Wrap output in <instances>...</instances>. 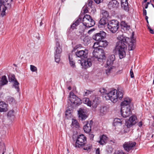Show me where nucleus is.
Returning a JSON list of instances; mask_svg holds the SVG:
<instances>
[{
	"label": "nucleus",
	"mask_w": 154,
	"mask_h": 154,
	"mask_svg": "<svg viewBox=\"0 0 154 154\" xmlns=\"http://www.w3.org/2000/svg\"><path fill=\"white\" fill-rule=\"evenodd\" d=\"M86 143V137L83 134H81L78 137L75 146L78 148L82 147L85 145Z\"/></svg>",
	"instance_id": "nucleus-6"
},
{
	"label": "nucleus",
	"mask_w": 154,
	"mask_h": 154,
	"mask_svg": "<svg viewBox=\"0 0 154 154\" xmlns=\"http://www.w3.org/2000/svg\"><path fill=\"white\" fill-rule=\"evenodd\" d=\"M68 103L72 107L78 106L82 103L81 100L76 96L72 92H70L69 94Z\"/></svg>",
	"instance_id": "nucleus-3"
},
{
	"label": "nucleus",
	"mask_w": 154,
	"mask_h": 154,
	"mask_svg": "<svg viewBox=\"0 0 154 154\" xmlns=\"http://www.w3.org/2000/svg\"><path fill=\"white\" fill-rule=\"evenodd\" d=\"M14 111L13 110H10L9 111L7 115L8 117H11L13 116H14Z\"/></svg>",
	"instance_id": "nucleus-41"
},
{
	"label": "nucleus",
	"mask_w": 154,
	"mask_h": 154,
	"mask_svg": "<svg viewBox=\"0 0 154 154\" xmlns=\"http://www.w3.org/2000/svg\"><path fill=\"white\" fill-rule=\"evenodd\" d=\"M121 113L123 117H127L129 116L132 113L131 107H121Z\"/></svg>",
	"instance_id": "nucleus-9"
},
{
	"label": "nucleus",
	"mask_w": 154,
	"mask_h": 154,
	"mask_svg": "<svg viewBox=\"0 0 154 154\" xmlns=\"http://www.w3.org/2000/svg\"><path fill=\"white\" fill-rule=\"evenodd\" d=\"M60 54L56 53H54L55 61L57 63H59L60 61Z\"/></svg>",
	"instance_id": "nucleus-35"
},
{
	"label": "nucleus",
	"mask_w": 154,
	"mask_h": 154,
	"mask_svg": "<svg viewBox=\"0 0 154 154\" xmlns=\"http://www.w3.org/2000/svg\"><path fill=\"white\" fill-rule=\"evenodd\" d=\"M95 30V29L94 28H93V29H90V30H89L88 32V33L89 34H90L91 33L93 32L94 30Z\"/></svg>",
	"instance_id": "nucleus-53"
},
{
	"label": "nucleus",
	"mask_w": 154,
	"mask_h": 154,
	"mask_svg": "<svg viewBox=\"0 0 154 154\" xmlns=\"http://www.w3.org/2000/svg\"><path fill=\"white\" fill-rule=\"evenodd\" d=\"M72 125L73 127H75V128H78L79 127V123L75 119H72Z\"/></svg>",
	"instance_id": "nucleus-31"
},
{
	"label": "nucleus",
	"mask_w": 154,
	"mask_h": 154,
	"mask_svg": "<svg viewBox=\"0 0 154 154\" xmlns=\"http://www.w3.org/2000/svg\"><path fill=\"white\" fill-rule=\"evenodd\" d=\"M88 6H89L90 7H91L93 2V0H88Z\"/></svg>",
	"instance_id": "nucleus-50"
},
{
	"label": "nucleus",
	"mask_w": 154,
	"mask_h": 154,
	"mask_svg": "<svg viewBox=\"0 0 154 154\" xmlns=\"http://www.w3.org/2000/svg\"><path fill=\"white\" fill-rule=\"evenodd\" d=\"M130 76L132 78H134V73L132 70V69H131L130 71Z\"/></svg>",
	"instance_id": "nucleus-52"
},
{
	"label": "nucleus",
	"mask_w": 154,
	"mask_h": 154,
	"mask_svg": "<svg viewBox=\"0 0 154 154\" xmlns=\"http://www.w3.org/2000/svg\"><path fill=\"white\" fill-rule=\"evenodd\" d=\"M85 28L83 26H80L79 27V33L80 35H82L83 33V32L85 30Z\"/></svg>",
	"instance_id": "nucleus-37"
},
{
	"label": "nucleus",
	"mask_w": 154,
	"mask_h": 154,
	"mask_svg": "<svg viewBox=\"0 0 154 154\" xmlns=\"http://www.w3.org/2000/svg\"><path fill=\"white\" fill-rule=\"evenodd\" d=\"M146 11L143 8V15L144 16H146Z\"/></svg>",
	"instance_id": "nucleus-58"
},
{
	"label": "nucleus",
	"mask_w": 154,
	"mask_h": 154,
	"mask_svg": "<svg viewBox=\"0 0 154 154\" xmlns=\"http://www.w3.org/2000/svg\"><path fill=\"white\" fill-rule=\"evenodd\" d=\"M83 24L87 27H90L93 26L95 24L94 21L89 15L84 16L82 19Z\"/></svg>",
	"instance_id": "nucleus-5"
},
{
	"label": "nucleus",
	"mask_w": 154,
	"mask_h": 154,
	"mask_svg": "<svg viewBox=\"0 0 154 154\" xmlns=\"http://www.w3.org/2000/svg\"><path fill=\"white\" fill-rule=\"evenodd\" d=\"M131 101V100L129 98H125L124 99V100L122 102L121 104V107H130V104Z\"/></svg>",
	"instance_id": "nucleus-19"
},
{
	"label": "nucleus",
	"mask_w": 154,
	"mask_h": 154,
	"mask_svg": "<svg viewBox=\"0 0 154 154\" xmlns=\"http://www.w3.org/2000/svg\"><path fill=\"white\" fill-rule=\"evenodd\" d=\"M55 51L54 53L61 54L62 52V47L60 46L59 43L57 42L56 44V46L54 48Z\"/></svg>",
	"instance_id": "nucleus-20"
},
{
	"label": "nucleus",
	"mask_w": 154,
	"mask_h": 154,
	"mask_svg": "<svg viewBox=\"0 0 154 154\" xmlns=\"http://www.w3.org/2000/svg\"><path fill=\"white\" fill-rule=\"evenodd\" d=\"M93 52V56L97 59L99 61H101L103 59H105L106 57L104 51L100 48H95Z\"/></svg>",
	"instance_id": "nucleus-4"
},
{
	"label": "nucleus",
	"mask_w": 154,
	"mask_h": 154,
	"mask_svg": "<svg viewBox=\"0 0 154 154\" xmlns=\"http://www.w3.org/2000/svg\"><path fill=\"white\" fill-rule=\"evenodd\" d=\"M101 16L102 18H107L109 17V14L108 12L105 10H102L101 12Z\"/></svg>",
	"instance_id": "nucleus-29"
},
{
	"label": "nucleus",
	"mask_w": 154,
	"mask_h": 154,
	"mask_svg": "<svg viewBox=\"0 0 154 154\" xmlns=\"http://www.w3.org/2000/svg\"><path fill=\"white\" fill-rule=\"evenodd\" d=\"M137 119V118L136 116H132L128 120H129L130 122H131V123L134 125H135L136 122V119Z\"/></svg>",
	"instance_id": "nucleus-34"
},
{
	"label": "nucleus",
	"mask_w": 154,
	"mask_h": 154,
	"mask_svg": "<svg viewBox=\"0 0 154 154\" xmlns=\"http://www.w3.org/2000/svg\"><path fill=\"white\" fill-rule=\"evenodd\" d=\"M88 38L87 37H85L83 41L84 42H88Z\"/></svg>",
	"instance_id": "nucleus-59"
},
{
	"label": "nucleus",
	"mask_w": 154,
	"mask_h": 154,
	"mask_svg": "<svg viewBox=\"0 0 154 154\" xmlns=\"http://www.w3.org/2000/svg\"><path fill=\"white\" fill-rule=\"evenodd\" d=\"M115 70V68L113 66H109L105 70L106 73L107 75H108L110 73L114 71Z\"/></svg>",
	"instance_id": "nucleus-27"
},
{
	"label": "nucleus",
	"mask_w": 154,
	"mask_h": 154,
	"mask_svg": "<svg viewBox=\"0 0 154 154\" xmlns=\"http://www.w3.org/2000/svg\"><path fill=\"white\" fill-rule=\"evenodd\" d=\"M77 26V25H76V24L73 22V23L71 25L69 30L70 31H72L74 29H76V27Z\"/></svg>",
	"instance_id": "nucleus-38"
},
{
	"label": "nucleus",
	"mask_w": 154,
	"mask_h": 154,
	"mask_svg": "<svg viewBox=\"0 0 154 154\" xmlns=\"http://www.w3.org/2000/svg\"><path fill=\"white\" fill-rule=\"evenodd\" d=\"M99 92L102 94H105V95L106 94H107V91L104 88H100L99 90Z\"/></svg>",
	"instance_id": "nucleus-42"
},
{
	"label": "nucleus",
	"mask_w": 154,
	"mask_h": 154,
	"mask_svg": "<svg viewBox=\"0 0 154 154\" xmlns=\"http://www.w3.org/2000/svg\"><path fill=\"white\" fill-rule=\"evenodd\" d=\"M117 38L118 41L116 43L114 51L118 53L120 59H122L125 56L127 45H128V50L131 51L134 49L135 44L129 38L124 37L123 35H119Z\"/></svg>",
	"instance_id": "nucleus-1"
},
{
	"label": "nucleus",
	"mask_w": 154,
	"mask_h": 154,
	"mask_svg": "<svg viewBox=\"0 0 154 154\" xmlns=\"http://www.w3.org/2000/svg\"><path fill=\"white\" fill-rule=\"evenodd\" d=\"M79 116V119L82 121L85 120L87 117V116L85 114V112L84 110L82 108H80L78 111Z\"/></svg>",
	"instance_id": "nucleus-15"
},
{
	"label": "nucleus",
	"mask_w": 154,
	"mask_h": 154,
	"mask_svg": "<svg viewBox=\"0 0 154 154\" xmlns=\"http://www.w3.org/2000/svg\"><path fill=\"white\" fill-rule=\"evenodd\" d=\"M8 100L10 102H15V100L12 97H9L8 98Z\"/></svg>",
	"instance_id": "nucleus-51"
},
{
	"label": "nucleus",
	"mask_w": 154,
	"mask_h": 154,
	"mask_svg": "<svg viewBox=\"0 0 154 154\" xmlns=\"http://www.w3.org/2000/svg\"><path fill=\"white\" fill-rule=\"evenodd\" d=\"M92 92L91 91H90L89 90H87L85 92V96H88L89 94H91Z\"/></svg>",
	"instance_id": "nucleus-48"
},
{
	"label": "nucleus",
	"mask_w": 154,
	"mask_h": 154,
	"mask_svg": "<svg viewBox=\"0 0 154 154\" xmlns=\"http://www.w3.org/2000/svg\"><path fill=\"white\" fill-rule=\"evenodd\" d=\"M123 96V92L122 90L114 89L106 94L104 98L106 100H110L115 103L117 101L118 99H121Z\"/></svg>",
	"instance_id": "nucleus-2"
},
{
	"label": "nucleus",
	"mask_w": 154,
	"mask_h": 154,
	"mask_svg": "<svg viewBox=\"0 0 154 154\" xmlns=\"http://www.w3.org/2000/svg\"><path fill=\"white\" fill-rule=\"evenodd\" d=\"M107 137L105 135H103L100 137V140L98 141L99 143L101 145H104L106 142Z\"/></svg>",
	"instance_id": "nucleus-24"
},
{
	"label": "nucleus",
	"mask_w": 154,
	"mask_h": 154,
	"mask_svg": "<svg viewBox=\"0 0 154 154\" xmlns=\"http://www.w3.org/2000/svg\"><path fill=\"white\" fill-rule=\"evenodd\" d=\"M148 5L146 4H145L144 5L145 8L147 9L148 8Z\"/></svg>",
	"instance_id": "nucleus-64"
},
{
	"label": "nucleus",
	"mask_w": 154,
	"mask_h": 154,
	"mask_svg": "<svg viewBox=\"0 0 154 154\" xmlns=\"http://www.w3.org/2000/svg\"><path fill=\"white\" fill-rule=\"evenodd\" d=\"M109 6L113 8H116L119 5V3L116 0H112L109 3Z\"/></svg>",
	"instance_id": "nucleus-26"
},
{
	"label": "nucleus",
	"mask_w": 154,
	"mask_h": 154,
	"mask_svg": "<svg viewBox=\"0 0 154 154\" xmlns=\"http://www.w3.org/2000/svg\"><path fill=\"white\" fill-rule=\"evenodd\" d=\"M148 29L149 31L152 34H154V32L153 29H152L150 27H148Z\"/></svg>",
	"instance_id": "nucleus-56"
},
{
	"label": "nucleus",
	"mask_w": 154,
	"mask_h": 154,
	"mask_svg": "<svg viewBox=\"0 0 154 154\" xmlns=\"http://www.w3.org/2000/svg\"><path fill=\"white\" fill-rule=\"evenodd\" d=\"M96 153L97 154H100V150L99 149H97L96 150Z\"/></svg>",
	"instance_id": "nucleus-61"
},
{
	"label": "nucleus",
	"mask_w": 154,
	"mask_h": 154,
	"mask_svg": "<svg viewBox=\"0 0 154 154\" xmlns=\"http://www.w3.org/2000/svg\"><path fill=\"white\" fill-rule=\"evenodd\" d=\"M95 2L97 4H99L102 2L103 0H94Z\"/></svg>",
	"instance_id": "nucleus-55"
},
{
	"label": "nucleus",
	"mask_w": 154,
	"mask_h": 154,
	"mask_svg": "<svg viewBox=\"0 0 154 154\" xmlns=\"http://www.w3.org/2000/svg\"><path fill=\"white\" fill-rule=\"evenodd\" d=\"M136 144L135 142L129 141L125 142L123 144L124 149L128 152L134 149Z\"/></svg>",
	"instance_id": "nucleus-8"
},
{
	"label": "nucleus",
	"mask_w": 154,
	"mask_h": 154,
	"mask_svg": "<svg viewBox=\"0 0 154 154\" xmlns=\"http://www.w3.org/2000/svg\"><path fill=\"white\" fill-rule=\"evenodd\" d=\"M121 25L122 27L126 28H127L128 27H129V26H128L127 24L124 21H122L121 23Z\"/></svg>",
	"instance_id": "nucleus-43"
},
{
	"label": "nucleus",
	"mask_w": 154,
	"mask_h": 154,
	"mask_svg": "<svg viewBox=\"0 0 154 154\" xmlns=\"http://www.w3.org/2000/svg\"><path fill=\"white\" fill-rule=\"evenodd\" d=\"M122 72V70H120L116 72L117 74H119L121 73Z\"/></svg>",
	"instance_id": "nucleus-60"
},
{
	"label": "nucleus",
	"mask_w": 154,
	"mask_h": 154,
	"mask_svg": "<svg viewBox=\"0 0 154 154\" xmlns=\"http://www.w3.org/2000/svg\"><path fill=\"white\" fill-rule=\"evenodd\" d=\"M81 63L82 67L85 69L91 66L92 63L91 59H85L82 60Z\"/></svg>",
	"instance_id": "nucleus-12"
},
{
	"label": "nucleus",
	"mask_w": 154,
	"mask_h": 154,
	"mask_svg": "<svg viewBox=\"0 0 154 154\" xmlns=\"http://www.w3.org/2000/svg\"><path fill=\"white\" fill-rule=\"evenodd\" d=\"M98 104V102L96 99L94 100L92 102V107L94 108H96Z\"/></svg>",
	"instance_id": "nucleus-36"
},
{
	"label": "nucleus",
	"mask_w": 154,
	"mask_h": 154,
	"mask_svg": "<svg viewBox=\"0 0 154 154\" xmlns=\"http://www.w3.org/2000/svg\"><path fill=\"white\" fill-rule=\"evenodd\" d=\"M69 59L70 66L73 68L75 67V63L73 61V59L71 58L69 55Z\"/></svg>",
	"instance_id": "nucleus-33"
},
{
	"label": "nucleus",
	"mask_w": 154,
	"mask_h": 154,
	"mask_svg": "<svg viewBox=\"0 0 154 154\" xmlns=\"http://www.w3.org/2000/svg\"><path fill=\"white\" fill-rule=\"evenodd\" d=\"M0 83L3 86L6 84L8 82V80L6 76L4 75L2 76L1 80H0Z\"/></svg>",
	"instance_id": "nucleus-30"
},
{
	"label": "nucleus",
	"mask_w": 154,
	"mask_h": 154,
	"mask_svg": "<svg viewBox=\"0 0 154 154\" xmlns=\"http://www.w3.org/2000/svg\"><path fill=\"white\" fill-rule=\"evenodd\" d=\"M125 125L127 126L128 128H129L133 125H134L131 123V122H130L129 120H128L126 122Z\"/></svg>",
	"instance_id": "nucleus-40"
},
{
	"label": "nucleus",
	"mask_w": 154,
	"mask_h": 154,
	"mask_svg": "<svg viewBox=\"0 0 154 154\" xmlns=\"http://www.w3.org/2000/svg\"><path fill=\"white\" fill-rule=\"evenodd\" d=\"M107 18H102L100 20L99 23V26L100 27H104L105 25H106L108 22Z\"/></svg>",
	"instance_id": "nucleus-21"
},
{
	"label": "nucleus",
	"mask_w": 154,
	"mask_h": 154,
	"mask_svg": "<svg viewBox=\"0 0 154 154\" xmlns=\"http://www.w3.org/2000/svg\"><path fill=\"white\" fill-rule=\"evenodd\" d=\"M108 42L106 40L103 39L99 42L94 43L93 46V48H97L98 46H96V45H98V46L105 48L108 45Z\"/></svg>",
	"instance_id": "nucleus-14"
},
{
	"label": "nucleus",
	"mask_w": 154,
	"mask_h": 154,
	"mask_svg": "<svg viewBox=\"0 0 154 154\" xmlns=\"http://www.w3.org/2000/svg\"><path fill=\"white\" fill-rule=\"evenodd\" d=\"M30 70L32 72H35L37 70V68L35 66L31 65H30Z\"/></svg>",
	"instance_id": "nucleus-45"
},
{
	"label": "nucleus",
	"mask_w": 154,
	"mask_h": 154,
	"mask_svg": "<svg viewBox=\"0 0 154 154\" xmlns=\"http://www.w3.org/2000/svg\"><path fill=\"white\" fill-rule=\"evenodd\" d=\"M82 21V18H79L74 22L76 24L77 26L79 25L81 22Z\"/></svg>",
	"instance_id": "nucleus-44"
},
{
	"label": "nucleus",
	"mask_w": 154,
	"mask_h": 154,
	"mask_svg": "<svg viewBox=\"0 0 154 154\" xmlns=\"http://www.w3.org/2000/svg\"><path fill=\"white\" fill-rule=\"evenodd\" d=\"M114 154H127L125 153L122 150L116 151Z\"/></svg>",
	"instance_id": "nucleus-46"
},
{
	"label": "nucleus",
	"mask_w": 154,
	"mask_h": 154,
	"mask_svg": "<svg viewBox=\"0 0 154 154\" xmlns=\"http://www.w3.org/2000/svg\"><path fill=\"white\" fill-rule=\"evenodd\" d=\"M93 123L92 121L91 120L87 122L85 125L84 126L83 129L85 132L86 133H88L91 130V126Z\"/></svg>",
	"instance_id": "nucleus-16"
},
{
	"label": "nucleus",
	"mask_w": 154,
	"mask_h": 154,
	"mask_svg": "<svg viewBox=\"0 0 154 154\" xmlns=\"http://www.w3.org/2000/svg\"><path fill=\"white\" fill-rule=\"evenodd\" d=\"M92 103L91 101L89 100L88 103H87L86 104H87L88 105V106H91L92 105Z\"/></svg>",
	"instance_id": "nucleus-57"
},
{
	"label": "nucleus",
	"mask_w": 154,
	"mask_h": 154,
	"mask_svg": "<svg viewBox=\"0 0 154 154\" xmlns=\"http://www.w3.org/2000/svg\"><path fill=\"white\" fill-rule=\"evenodd\" d=\"M8 79L10 82H13V86L16 89L17 91L19 89V83L18 82L17 80L16 79L15 76L14 74H10L8 76Z\"/></svg>",
	"instance_id": "nucleus-11"
},
{
	"label": "nucleus",
	"mask_w": 154,
	"mask_h": 154,
	"mask_svg": "<svg viewBox=\"0 0 154 154\" xmlns=\"http://www.w3.org/2000/svg\"><path fill=\"white\" fill-rule=\"evenodd\" d=\"M88 54V50L85 49L84 50L77 51L75 53L76 56L81 58H86Z\"/></svg>",
	"instance_id": "nucleus-13"
},
{
	"label": "nucleus",
	"mask_w": 154,
	"mask_h": 154,
	"mask_svg": "<svg viewBox=\"0 0 154 154\" xmlns=\"http://www.w3.org/2000/svg\"><path fill=\"white\" fill-rule=\"evenodd\" d=\"M138 126H139V127H141L142 126V122H140L139 123H138Z\"/></svg>",
	"instance_id": "nucleus-63"
},
{
	"label": "nucleus",
	"mask_w": 154,
	"mask_h": 154,
	"mask_svg": "<svg viewBox=\"0 0 154 154\" xmlns=\"http://www.w3.org/2000/svg\"><path fill=\"white\" fill-rule=\"evenodd\" d=\"M115 58V56L114 54L110 55L107 61V65L108 66H111L113 63Z\"/></svg>",
	"instance_id": "nucleus-22"
},
{
	"label": "nucleus",
	"mask_w": 154,
	"mask_h": 154,
	"mask_svg": "<svg viewBox=\"0 0 154 154\" xmlns=\"http://www.w3.org/2000/svg\"><path fill=\"white\" fill-rule=\"evenodd\" d=\"M88 12V10L87 8H85V9L84 10V12L85 13H87Z\"/></svg>",
	"instance_id": "nucleus-62"
},
{
	"label": "nucleus",
	"mask_w": 154,
	"mask_h": 154,
	"mask_svg": "<svg viewBox=\"0 0 154 154\" xmlns=\"http://www.w3.org/2000/svg\"><path fill=\"white\" fill-rule=\"evenodd\" d=\"M121 6L122 8L127 11L129 10L128 3L127 0H121Z\"/></svg>",
	"instance_id": "nucleus-23"
},
{
	"label": "nucleus",
	"mask_w": 154,
	"mask_h": 154,
	"mask_svg": "<svg viewBox=\"0 0 154 154\" xmlns=\"http://www.w3.org/2000/svg\"><path fill=\"white\" fill-rule=\"evenodd\" d=\"M131 101V100L129 98H125L124 99V100L122 102L121 104V107H130V104Z\"/></svg>",
	"instance_id": "nucleus-18"
},
{
	"label": "nucleus",
	"mask_w": 154,
	"mask_h": 154,
	"mask_svg": "<svg viewBox=\"0 0 154 154\" xmlns=\"http://www.w3.org/2000/svg\"><path fill=\"white\" fill-rule=\"evenodd\" d=\"M4 4L5 8L6 9L7 8H10L11 2L13 0H2Z\"/></svg>",
	"instance_id": "nucleus-28"
},
{
	"label": "nucleus",
	"mask_w": 154,
	"mask_h": 154,
	"mask_svg": "<svg viewBox=\"0 0 154 154\" xmlns=\"http://www.w3.org/2000/svg\"><path fill=\"white\" fill-rule=\"evenodd\" d=\"M89 100L88 98H84L83 99V101L85 102V104H86L87 103H88Z\"/></svg>",
	"instance_id": "nucleus-54"
},
{
	"label": "nucleus",
	"mask_w": 154,
	"mask_h": 154,
	"mask_svg": "<svg viewBox=\"0 0 154 154\" xmlns=\"http://www.w3.org/2000/svg\"><path fill=\"white\" fill-rule=\"evenodd\" d=\"M94 135L91 133L89 134V137L90 140H93Z\"/></svg>",
	"instance_id": "nucleus-47"
},
{
	"label": "nucleus",
	"mask_w": 154,
	"mask_h": 154,
	"mask_svg": "<svg viewBox=\"0 0 154 154\" xmlns=\"http://www.w3.org/2000/svg\"><path fill=\"white\" fill-rule=\"evenodd\" d=\"M108 28L112 33H115L119 28V23L115 20H112L108 23Z\"/></svg>",
	"instance_id": "nucleus-7"
},
{
	"label": "nucleus",
	"mask_w": 154,
	"mask_h": 154,
	"mask_svg": "<svg viewBox=\"0 0 154 154\" xmlns=\"http://www.w3.org/2000/svg\"><path fill=\"white\" fill-rule=\"evenodd\" d=\"M8 105L3 101H0V112H5L8 109Z\"/></svg>",
	"instance_id": "nucleus-17"
},
{
	"label": "nucleus",
	"mask_w": 154,
	"mask_h": 154,
	"mask_svg": "<svg viewBox=\"0 0 154 154\" xmlns=\"http://www.w3.org/2000/svg\"><path fill=\"white\" fill-rule=\"evenodd\" d=\"M108 108L106 106H103L100 107V114L102 116L105 114L107 112Z\"/></svg>",
	"instance_id": "nucleus-25"
},
{
	"label": "nucleus",
	"mask_w": 154,
	"mask_h": 154,
	"mask_svg": "<svg viewBox=\"0 0 154 154\" xmlns=\"http://www.w3.org/2000/svg\"><path fill=\"white\" fill-rule=\"evenodd\" d=\"M106 33L102 31H100V32L96 34L93 36V38L96 41L99 42L101 40L104 39L106 37Z\"/></svg>",
	"instance_id": "nucleus-10"
},
{
	"label": "nucleus",
	"mask_w": 154,
	"mask_h": 154,
	"mask_svg": "<svg viewBox=\"0 0 154 154\" xmlns=\"http://www.w3.org/2000/svg\"><path fill=\"white\" fill-rule=\"evenodd\" d=\"M106 150L108 153H110L112 152L113 149L111 146H108L106 147Z\"/></svg>",
	"instance_id": "nucleus-39"
},
{
	"label": "nucleus",
	"mask_w": 154,
	"mask_h": 154,
	"mask_svg": "<svg viewBox=\"0 0 154 154\" xmlns=\"http://www.w3.org/2000/svg\"><path fill=\"white\" fill-rule=\"evenodd\" d=\"M91 147V146L89 144V145H88L87 146H85L84 148V150H87L89 149H90Z\"/></svg>",
	"instance_id": "nucleus-49"
},
{
	"label": "nucleus",
	"mask_w": 154,
	"mask_h": 154,
	"mask_svg": "<svg viewBox=\"0 0 154 154\" xmlns=\"http://www.w3.org/2000/svg\"><path fill=\"white\" fill-rule=\"evenodd\" d=\"M122 124V121L120 119L116 118L114 121V124L115 126L121 125Z\"/></svg>",
	"instance_id": "nucleus-32"
}]
</instances>
